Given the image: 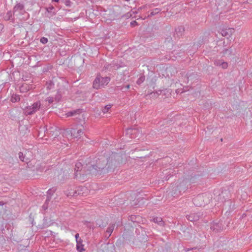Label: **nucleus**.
Here are the masks:
<instances>
[{"instance_id":"1","label":"nucleus","mask_w":252,"mask_h":252,"mask_svg":"<svg viewBox=\"0 0 252 252\" xmlns=\"http://www.w3.org/2000/svg\"><path fill=\"white\" fill-rule=\"evenodd\" d=\"M119 158L120 156L117 154H112L108 158L101 156L96 160L95 164L88 166V174L99 176L113 171L118 164Z\"/></svg>"},{"instance_id":"2","label":"nucleus","mask_w":252,"mask_h":252,"mask_svg":"<svg viewBox=\"0 0 252 252\" xmlns=\"http://www.w3.org/2000/svg\"><path fill=\"white\" fill-rule=\"evenodd\" d=\"M110 81V78L108 77H102L100 75H97L93 82V88L98 89L101 87L107 85Z\"/></svg>"},{"instance_id":"3","label":"nucleus","mask_w":252,"mask_h":252,"mask_svg":"<svg viewBox=\"0 0 252 252\" xmlns=\"http://www.w3.org/2000/svg\"><path fill=\"white\" fill-rule=\"evenodd\" d=\"M41 107V102L37 101L32 105L25 107L24 109V113L26 115H32L37 112Z\"/></svg>"},{"instance_id":"4","label":"nucleus","mask_w":252,"mask_h":252,"mask_svg":"<svg viewBox=\"0 0 252 252\" xmlns=\"http://www.w3.org/2000/svg\"><path fill=\"white\" fill-rule=\"evenodd\" d=\"M18 156L19 159L22 161L28 163L32 159V153L30 151H26L24 154L22 152H19L18 153Z\"/></svg>"},{"instance_id":"5","label":"nucleus","mask_w":252,"mask_h":252,"mask_svg":"<svg viewBox=\"0 0 252 252\" xmlns=\"http://www.w3.org/2000/svg\"><path fill=\"white\" fill-rule=\"evenodd\" d=\"M230 191L228 190L225 189L222 190L221 193H220L217 197V199L219 203H223L226 200L229 199L230 198Z\"/></svg>"},{"instance_id":"6","label":"nucleus","mask_w":252,"mask_h":252,"mask_svg":"<svg viewBox=\"0 0 252 252\" xmlns=\"http://www.w3.org/2000/svg\"><path fill=\"white\" fill-rule=\"evenodd\" d=\"M71 136L73 138H80L81 135L83 133L82 128L79 127L78 126H75L70 130Z\"/></svg>"},{"instance_id":"7","label":"nucleus","mask_w":252,"mask_h":252,"mask_svg":"<svg viewBox=\"0 0 252 252\" xmlns=\"http://www.w3.org/2000/svg\"><path fill=\"white\" fill-rule=\"evenodd\" d=\"M206 195L205 194H201L197 195L193 199V204L196 206H202L205 205L204 198Z\"/></svg>"},{"instance_id":"8","label":"nucleus","mask_w":252,"mask_h":252,"mask_svg":"<svg viewBox=\"0 0 252 252\" xmlns=\"http://www.w3.org/2000/svg\"><path fill=\"white\" fill-rule=\"evenodd\" d=\"M126 135H127L130 138H136L140 134L137 128H127L126 130Z\"/></svg>"},{"instance_id":"9","label":"nucleus","mask_w":252,"mask_h":252,"mask_svg":"<svg viewBox=\"0 0 252 252\" xmlns=\"http://www.w3.org/2000/svg\"><path fill=\"white\" fill-rule=\"evenodd\" d=\"M25 6L21 3H17L13 7V14H14L18 12L19 14H23L25 12Z\"/></svg>"},{"instance_id":"10","label":"nucleus","mask_w":252,"mask_h":252,"mask_svg":"<svg viewBox=\"0 0 252 252\" xmlns=\"http://www.w3.org/2000/svg\"><path fill=\"white\" fill-rule=\"evenodd\" d=\"M82 164L81 162H78L76 163L74 168V178H78V175L80 176L83 175V174L82 173Z\"/></svg>"},{"instance_id":"11","label":"nucleus","mask_w":252,"mask_h":252,"mask_svg":"<svg viewBox=\"0 0 252 252\" xmlns=\"http://www.w3.org/2000/svg\"><path fill=\"white\" fill-rule=\"evenodd\" d=\"M202 215L200 213H191L187 216V219L190 221H195L200 219V217Z\"/></svg>"},{"instance_id":"12","label":"nucleus","mask_w":252,"mask_h":252,"mask_svg":"<svg viewBox=\"0 0 252 252\" xmlns=\"http://www.w3.org/2000/svg\"><path fill=\"white\" fill-rule=\"evenodd\" d=\"M185 32V28L183 26H179L175 29L174 36L175 38H179L182 36Z\"/></svg>"},{"instance_id":"13","label":"nucleus","mask_w":252,"mask_h":252,"mask_svg":"<svg viewBox=\"0 0 252 252\" xmlns=\"http://www.w3.org/2000/svg\"><path fill=\"white\" fill-rule=\"evenodd\" d=\"M182 79L183 81L186 83H188L189 78H191L193 76H195V74L193 73H187L183 72L181 73Z\"/></svg>"},{"instance_id":"14","label":"nucleus","mask_w":252,"mask_h":252,"mask_svg":"<svg viewBox=\"0 0 252 252\" xmlns=\"http://www.w3.org/2000/svg\"><path fill=\"white\" fill-rule=\"evenodd\" d=\"M234 32V29L228 28L222 29L220 33L223 36H230Z\"/></svg>"},{"instance_id":"15","label":"nucleus","mask_w":252,"mask_h":252,"mask_svg":"<svg viewBox=\"0 0 252 252\" xmlns=\"http://www.w3.org/2000/svg\"><path fill=\"white\" fill-rule=\"evenodd\" d=\"M223 228L221 223L220 222H214L211 226V229L216 232H219L222 230Z\"/></svg>"},{"instance_id":"16","label":"nucleus","mask_w":252,"mask_h":252,"mask_svg":"<svg viewBox=\"0 0 252 252\" xmlns=\"http://www.w3.org/2000/svg\"><path fill=\"white\" fill-rule=\"evenodd\" d=\"M70 189H68L66 191L65 194L67 196H77L79 193H77V190H74V188L73 187H70Z\"/></svg>"},{"instance_id":"17","label":"nucleus","mask_w":252,"mask_h":252,"mask_svg":"<svg viewBox=\"0 0 252 252\" xmlns=\"http://www.w3.org/2000/svg\"><path fill=\"white\" fill-rule=\"evenodd\" d=\"M76 249L79 252H83L85 251L84 249V245L83 244V241L81 239L76 242Z\"/></svg>"},{"instance_id":"18","label":"nucleus","mask_w":252,"mask_h":252,"mask_svg":"<svg viewBox=\"0 0 252 252\" xmlns=\"http://www.w3.org/2000/svg\"><path fill=\"white\" fill-rule=\"evenodd\" d=\"M13 12L11 11H8L4 16H3V19L5 21H9V20H13L14 19L13 18Z\"/></svg>"},{"instance_id":"19","label":"nucleus","mask_w":252,"mask_h":252,"mask_svg":"<svg viewBox=\"0 0 252 252\" xmlns=\"http://www.w3.org/2000/svg\"><path fill=\"white\" fill-rule=\"evenodd\" d=\"M223 54L224 56H226L227 57H230L232 55H234V53H233V49L232 47H230L228 49H224L223 52Z\"/></svg>"},{"instance_id":"20","label":"nucleus","mask_w":252,"mask_h":252,"mask_svg":"<svg viewBox=\"0 0 252 252\" xmlns=\"http://www.w3.org/2000/svg\"><path fill=\"white\" fill-rule=\"evenodd\" d=\"M81 113V110L80 109H77L73 111L68 112L66 113V116L67 117H71L75 116L76 114H79Z\"/></svg>"},{"instance_id":"21","label":"nucleus","mask_w":252,"mask_h":252,"mask_svg":"<svg viewBox=\"0 0 252 252\" xmlns=\"http://www.w3.org/2000/svg\"><path fill=\"white\" fill-rule=\"evenodd\" d=\"M10 100L13 103L18 102L20 100V96L19 94H13L11 96Z\"/></svg>"},{"instance_id":"22","label":"nucleus","mask_w":252,"mask_h":252,"mask_svg":"<svg viewBox=\"0 0 252 252\" xmlns=\"http://www.w3.org/2000/svg\"><path fill=\"white\" fill-rule=\"evenodd\" d=\"M115 226V224H112L107 229L106 233L109 234L108 236H107V238H109L110 236L111 233L113 232Z\"/></svg>"},{"instance_id":"23","label":"nucleus","mask_w":252,"mask_h":252,"mask_svg":"<svg viewBox=\"0 0 252 252\" xmlns=\"http://www.w3.org/2000/svg\"><path fill=\"white\" fill-rule=\"evenodd\" d=\"M83 223H84V224L86 225L88 228H89L93 230H94L95 228L94 224L93 223H91L90 221L85 220V221H83Z\"/></svg>"},{"instance_id":"24","label":"nucleus","mask_w":252,"mask_h":252,"mask_svg":"<svg viewBox=\"0 0 252 252\" xmlns=\"http://www.w3.org/2000/svg\"><path fill=\"white\" fill-rule=\"evenodd\" d=\"M96 224L98 227L104 228L106 226V224L104 223L101 219H98L96 220Z\"/></svg>"},{"instance_id":"25","label":"nucleus","mask_w":252,"mask_h":252,"mask_svg":"<svg viewBox=\"0 0 252 252\" xmlns=\"http://www.w3.org/2000/svg\"><path fill=\"white\" fill-rule=\"evenodd\" d=\"M43 129L45 132L46 131L47 134L51 135V136L54 135V131L53 130H52L54 129L53 127H51L48 129L46 127H43Z\"/></svg>"},{"instance_id":"26","label":"nucleus","mask_w":252,"mask_h":252,"mask_svg":"<svg viewBox=\"0 0 252 252\" xmlns=\"http://www.w3.org/2000/svg\"><path fill=\"white\" fill-rule=\"evenodd\" d=\"M153 220L155 223H157L160 225L164 224V222L162 221V219L160 217L154 218L153 219Z\"/></svg>"},{"instance_id":"27","label":"nucleus","mask_w":252,"mask_h":252,"mask_svg":"<svg viewBox=\"0 0 252 252\" xmlns=\"http://www.w3.org/2000/svg\"><path fill=\"white\" fill-rule=\"evenodd\" d=\"M161 11V9L158 8H156L154 9L151 13L150 14L148 15V17H152L153 16H154L156 15L157 14H158Z\"/></svg>"},{"instance_id":"28","label":"nucleus","mask_w":252,"mask_h":252,"mask_svg":"<svg viewBox=\"0 0 252 252\" xmlns=\"http://www.w3.org/2000/svg\"><path fill=\"white\" fill-rule=\"evenodd\" d=\"M46 11L48 13H52V15H55V8L53 6H49L46 8Z\"/></svg>"},{"instance_id":"29","label":"nucleus","mask_w":252,"mask_h":252,"mask_svg":"<svg viewBox=\"0 0 252 252\" xmlns=\"http://www.w3.org/2000/svg\"><path fill=\"white\" fill-rule=\"evenodd\" d=\"M43 220H44L43 223L41 225H39V227H38L39 228L43 229V228H46V227H48L49 226V224H47L46 222V221H47V219H45L44 218Z\"/></svg>"},{"instance_id":"30","label":"nucleus","mask_w":252,"mask_h":252,"mask_svg":"<svg viewBox=\"0 0 252 252\" xmlns=\"http://www.w3.org/2000/svg\"><path fill=\"white\" fill-rule=\"evenodd\" d=\"M111 105L108 104L106 105L102 110L103 113H106L108 112V111L111 108Z\"/></svg>"},{"instance_id":"31","label":"nucleus","mask_w":252,"mask_h":252,"mask_svg":"<svg viewBox=\"0 0 252 252\" xmlns=\"http://www.w3.org/2000/svg\"><path fill=\"white\" fill-rule=\"evenodd\" d=\"M145 80V76L143 75L141 76L137 80L136 83L138 85H140Z\"/></svg>"},{"instance_id":"32","label":"nucleus","mask_w":252,"mask_h":252,"mask_svg":"<svg viewBox=\"0 0 252 252\" xmlns=\"http://www.w3.org/2000/svg\"><path fill=\"white\" fill-rule=\"evenodd\" d=\"M61 98H62L61 94H60V93L59 92H58L55 96V100L56 101L58 102L61 100Z\"/></svg>"},{"instance_id":"33","label":"nucleus","mask_w":252,"mask_h":252,"mask_svg":"<svg viewBox=\"0 0 252 252\" xmlns=\"http://www.w3.org/2000/svg\"><path fill=\"white\" fill-rule=\"evenodd\" d=\"M56 191V189L54 188H52V189H49L47 191V195L51 196Z\"/></svg>"},{"instance_id":"34","label":"nucleus","mask_w":252,"mask_h":252,"mask_svg":"<svg viewBox=\"0 0 252 252\" xmlns=\"http://www.w3.org/2000/svg\"><path fill=\"white\" fill-rule=\"evenodd\" d=\"M222 61V60H216L214 61V64L217 66H220Z\"/></svg>"},{"instance_id":"35","label":"nucleus","mask_w":252,"mask_h":252,"mask_svg":"<svg viewBox=\"0 0 252 252\" xmlns=\"http://www.w3.org/2000/svg\"><path fill=\"white\" fill-rule=\"evenodd\" d=\"M220 66H221L223 69H226L228 67V63L227 62L222 61Z\"/></svg>"},{"instance_id":"36","label":"nucleus","mask_w":252,"mask_h":252,"mask_svg":"<svg viewBox=\"0 0 252 252\" xmlns=\"http://www.w3.org/2000/svg\"><path fill=\"white\" fill-rule=\"evenodd\" d=\"M129 85H126L125 86H123L121 89L120 90L123 91V92H126V91L127 90L129 89Z\"/></svg>"},{"instance_id":"37","label":"nucleus","mask_w":252,"mask_h":252,"mask_svg":"<svg viewBox=\"0 0 252 252\" xmlns=\"http://www.w3.org/2000/svg\"><path fill=\"white\" fill-rule=\"evenodd\" d=\"M54 100H55V98H54L53 97L49 96L46 98V101H48L49 102V103L51 104L54 101Z\"/></svg>"},{"instance_id":"38","label":"nucleus","mask_w":252,"mask_h":252,"mask_svg":"<svg viewBox=\"0 0 252 252\" xmlns=\"http://www.w3.org/2000/svg\"><path fill=\"white\" fill-rule=\"evenodd\" d=\"M40 41L43 44H46L48 42V39L46 37H42L40 38Z\"/></svg>"},{"instance_id":"39","label":"nucleus","mask_w":252,"mask_h":252,"mask_svg":"<svg viewBox=\"0 0 252 252\" xmlns=\"http://www.w3.org/2000/svg\"><path fill=\"white\" fill-rule=\"evenodd\" d=\"M63 2L67 6H70L71 4V1L70 0H63Z\"/></svg>"},{"instance_id":"40","label":"nucleus","mask_w":252,"mask_h":252,"mask_svg":"<svg viewBox=\"0 0 252 252\" xmlns=\"http://www.w3.org/2000/svg\"><path fill=\"white\" fill-rule=\"evenodd\" d=\"M159 94L158 93V92H152L151 93H150V95H151V97H157L158 96Z\"/></svg>"},{"instance_id":"41","label":"nucleus","mask_w":252,"mask_h":252,"mask_svg":"<svg viewBox=\"0 0 252 252\" xmlns=\"http://www.w3.org/2000/svg\"><path fill=\"white\" fill-rule=\"evenodd\" d=\"M139 218V216L138 217H136L135 216H131L130 217V220L133 221V222H136L137 221V220H136V219L137 218Z\"/></svg>"},{"instance_id":"42","label":"nucleus","mask_w":252,"mask_h":252,"mask_svg":"<svg viewBox=\"0 0 252 252\" xmlns=\"http://www.w3.org/2000/svg\"><path fill=\"white\" fill-rule=\"evenodd\" d=\"M51 199V196L47 195V198L46 199V201H45V203L48 204V203L50 201Z\"/></svg>"},{"instance_id":"43","label":"nucleus","mask_w":252,"mask_h":252,"mask_svg":"<svg viewBox=\"0 0 252 252\" xmlns=\"http://www.w3.org/2000/svg\"><path fill=\"white\" fill-rule=\"evenodd\" d=\"M48 208V204L44 203V204L42 206V209L44 210H46Z\"/></svg>"},{"instance_id":"44","label":"nucleus","mask_w":252,"mask_h":252,"mask_svg":"<svg viewBox=\"0 0 252 252\" xmlns=\"http://www.w3.org/2000/svg\"><path fill=\"white\" fill-rule=\"evenodd\" d=\"M79 235L78 233H77L75 234V237L76 239V242L79 240L80 238H79Z\"/></svg>"},{"instance_id":"45","label":"nucleus","mask_w":252,"mask_h":252,"mask_svg":"<svg viewBox=\"0 0 252 252\" xmlns=\"http://www.w3.org/2000/svg\"><path fill=\"white\" fill-rule=\"evenodd\" d=\"M131 25L134 26V25H137V23L135 21H133L130 23Z\"/></svg>"},{"instance_id":"46","label":"nucleus","mask_w":252,"mask_h":252,"mask_svg":"<svg viewBox=\"0 0 252 252\" xmlns=\"http://www.w3.org/2000/svg\"><path fill=\"white\" fill-rule=\"evenodd\" d=\"M131 12H132L133 14H135V13H137V12L136 11H135V10L134 11L133 10H132L131 11Z\"/></svg>"},{"instance_id":"47","label":"nucleus","mask_w":252,"mask_h":252,"mask_svg":"<svg viewBox=\"0 0 252 252\" xmlns=\"http://www.w3.org/2000/svg\"><path fill=\"white\" fill-rule=\"evenodd\" d=\"M3 205V203L1 201H0V206H2Z\"/></svg>"},{"instance_id":"48","label":"nucleus","mask_w":252,"mask_h":252,"mask_svg":"<svg viewBox=\"0 0 252 252\" xmlns=\"http://www.w3.org/2000/svg\"><path fill=\"white\" fill-rule=\"evenodd\" d=\"M170 39H171V38H170V39H168V38H167L166 39V40H167V41H168V42H169V41H170Z\"/></svg>"},{"instance_id":"49","label":"nucleus","mask_w":252,"mask_h":252,"mask_svg":"<svg viewBox=\"0 0 252 252\" xmlns=\"http://www.w3.org/2000/svg\"><path fill=\"white\" fill-rule=\"evenodd\" d=\"M53 1L55 2H58L59 0H53Z\"/></svg>"},{"instance_id":"50","label":"nucleus","mask_w":252,"mask_h":252,"mask_svg":"<svg viewBox=\"0 0 252 252\" xmlns=\"http://www.w3.org/2000/svg\"><path fill=\"white\" fill-rule=\"evenodd\" d=\"M57 135H58V132H56V133L55 134V137L56 136H57Z\"/></svg>"},{"instance_id":"51","label":"nucleus","mask_w":252,"mask_h":252,"mask_svg":"<svg viewBox=\"0 0 252 252\" xmlns=\"http://www.w3.org/2000/svg\"><path fill=\"white\" fill-rule=\"evenodd\" d=\"M169 178H167V177L166 178L165 180H168Z\"/></svg>"},{"instance_id":"52","label":"nucleus","mask_w":252,"mask_h":252,"mask_svg":"<svg viewBox=\"0 0 252 252\" xmlns=\"http://www.w3.org/2000/svg\"><path fill=\"white\" fill-rule=\"evenodd\" d=\"M186 252L189 251V249L186 250Z\"/></svg>"},{"instance_id":"53","label":"nucleus","mask_w":252,"mask_h":252,"mask_svg":"<svg viewBox=\"0 0 252 252\" xmlns=\"http://www.w3.org/2000/svg\"><path fill=\"white\" fill-rule=\"evenodd\" d=\"M129 14H130V16H131L132 14H131V12Z\"/></svg>"},{"instance_id":"54","label":"nucleus","mask_w":252,"mask_h":252,"mask_svg":"<svg viewBox=\"0 0 252 252\" xmlns=\"http://www.w3.org/2000/svg\"><path fill=\"white\" fill-rule=\"evenodd\" d=\"M162 91H159V92H160V93H161L162 92Z\"/></svg>"}]
</instances>
